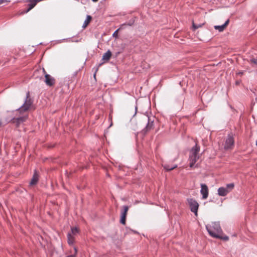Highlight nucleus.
Returning <instances> with one entry per match:
<instances>
[{
	"mask_svg": "<svg viewBox=\"0 0 257 257\" xmlns=\"http://www.w3.org/2000/svg\"><path fill=\"white\" fill-rule=\"evenodd\" d=\"M206 229L210 236L215 238H221L223 232L218 222H212L206 225Z\"/></svg>",
	"mask_w": 257,
	"mask_h": 257,
	"instance_id": "nucleus-1",
	"label": "nucleus"
},
{
	"mask_svg": "<svg viewBox=\"0 0 257 257\" xmlns=\"http://www.w3.org/2000/svg\"><path fill=\"white\" fill-rule=\"evenodd\" d=\"M199 151L200 147L196 144L195 147L192 148L190 153L189 160L190 167H193L194 164L199 159L198 153Z\"/></svg>",
	"mask_w": 257,
	"mask_h": 257,
	"instance_id": "nucleus-2",
	"label": "nucleus"
},
{
	"mask_svg": "<svg viewBox=\"0 0 257 257\" xmlns=\"http://www.w3.org/2000/svg\"><path fill=\"white\" fill-rule=\"evenodd\" d=\"M32 100L30 97L29 93L27 94L26 99L24 104L19 108V111L22 113L28 110L32 104Z\"/></svg>",
	"mask_w": 257,
	"mask_h": 257,
	"instance_id": "nucleus-3",
	"label": "nucleus"
},
{
	"mask_svg": "<svg viewBox=\"0 0 257 257\" xmlns=\"http://www.w3.org/2000/svg\"><path fill=\"white\" fill-rule=\"evenodd\" d=\"M188 202L190 206L191 211L194 212L195 215H197V210L199 206L198 203L196 201L193 199H188Z\"/></svg>",
	"mask_w": 257,
	"mask_h": 257,
	"instance_id": "nucleus-4",
	"label": "nucleus"
},
{
	"mask_svg": "<svg viewBox=\"0 0 257 257\" xmlns=\"http://www.w3.org/2000/svg\"><path fill=\"white\" fill-rule=\"evenodd\" d=\"M42 70H43V73L45 74V82L46 83V85H47L48 86H53L55 84V79L53 77H52L51 76H50V75L48 74L46 72V71L44 68H43Z\"/></svg>",
	"mask_w": 257,
	"mask_h": 257,
	"instance_id": "nucleus-5",
	"label": "nucleus"
},
{
	"mask_svg": "<svg viewBox=\"0 0 257 257\" xmlns=\"http://www.w3.org/2000/svg\"><path fill=\"white\" fill-rule=\"evenodd\" d=\"M234 136L232 133L228 135L227 139L226 140V150L228 149H232L234 146Z\"/></svg>",
	"mask_w": 257,
	"mask_h": 257,
	"instance_id": "nucleus-6",
	"label": "nucleus"
},
{
	"mask_svg": "<svg viewBox=\"0 0 257 257\" xmlns=\"http://www.w3.org/2000/svg\"><path fill=\"white\" fill-rule=\"evenodd\" d=\"M201 194L202 195V198L205 199L208 195V189L207 186L204 184H201Z\"/></svg>",
	"mask_w": 257,
	"mask_h": 257,
	"instance_id": "nucleus-7",
	"label": "nucleus"
},
{
	"mask_svg": "<svg viewBox=\"0 0 257 257\" xmlns=\"http://www.w3.org/2000/svg\"><path fill=\"white\" fill-rule=\"evenodd\" d=\"M111 56V53L109 50H108L103 54L102 56V60L103 61V62L100 63L99 64H103V63H106L109 60Z\"/></svg>",
	"mask_w": 257,
	"mask_h": 257,
	"instance_id": "nucleus-8",
	"label": "nucleus"
},
{
	"mask_svg": "<svg viewBox=\"0 0 257 257\" xmlns=\"http://www.w3.org/2000/svg\"><path fill=\"white\" fill-rule=\"evenodd\" d=\"M26 1L29 3V4L28 5V8L25 11V13H28L33 8H34L37 3V2H35L36 0H26Z\"/></svg>",
	"mask_w": 257,
	"mask_h": 257,
	"instance_id": "nucleus-9",
	"label": "nucleus"
},
{
	"mask_svg": "<svg viewBox=\"0 0 257 257\" xmlns=\"http://www.w3.org/2000/svg\"><path fill=\"white\" fill-rule=\"evenodd\" d=\"M27 116H24L17 118H14L13 122L16 123L17 126H19L21 123L25 121L27 119Z\"/></svg>",
	"mask_w": 257,
	"mask_h": 257,
	"instance_id": "nucleus-10",
	"label": "nucleus"
},
{
	"mask_svg": "<svg viewBox=\"0 0 257 257\" xmlns=\"http://www.w3.org/2000/svg\"><path fill=\"white\" fill-rule=\"evenodd\" d=\"M38 180V175L37 173V172L35 171V172L34 174L33 177L30 183V185H35Z\"/></svg>",
	"mask_w": 257,
	"mask_h": 257,
	"instance_id": "nucleus-11",
	"label": "nucleus"
},
{
	"mask_svg": "<svg viewBox=\"0 0 257 257\" xmlns=\"http://www.w3.org/2000/svg\"><path fill=\"white\" fill-rule=\"evenodd\" d=\"M91 19H92L91 16L90 15H87L85 20L84 21V22L83 24L82 27L83 28H86L87 27V26L90 23V21H91Z\"/></svg>",
	"mask_w": 257,
	"mask_h": 257,
	"instance_id": "nucleus-12",
	"label": "nucleus"
},
{
	"mask_svg": "<svg viewBox=\"0 0 257 257\" xmlns=\"http://www.w3.org/2000/svg\"><path fill=\"white\" fill-rule=\"evenodd\" d=\"M153 121H150L149 118H148V123L147 125L146 126L144 131L146 132L153 128Z\"/></svg>",
	"mask_w": 257,
	"mask_h": 257,
	"instance_id": "nucleus-13",
	"label": "nucleus"
},
{
	"mask_svg": "<svg viewBox=\"0 0 257 257\" xmlns=\"http://www.w3.org/2000/svg\"><path fill=\"white\" fill-rule=\"evenodd\" d=\"M215 30H218L219 32H223L225 29V23L221 26H214V27Z\"/></svg>",
	"mask_w": 257,
	"mask_h": 257,
	"instance_id": "nucleus-14",
	"label": "nucleus"
},
{
	"mask_svg": "<svg viewBox=\"0 0 257 257\" xmlns=\"http://www.w3.org/2000/svg\"><path fill=\"white\" fill-rule=\"evenodd\" d=\"M74 241V237L71 234V233H68V242L69 244H72Z\"/></svg>",
	"mask_w": 257,
	"mask_h": 257,
	"instance_id": "nucleus-15",
	"label": "nucleus"
},
{
	"mask_svg": "<svg viewBox=\"0 0 257 257\" xmlns=\"http://www.w3.org/2000/svg\"><path fill=\"white\" fill-rule=\"evenodd\" d=\"M234 187L233 183H230L226 185V193L232 190Z\"/></svg>",
	"mask_w": 257,
	"mask_h": 257,
	"instance_id": "nucleus-16",
	"label": "nucleus"
},
{
	"mask_svg": "<svg viewBox=\"0 0 257 257\" xmlns=\"http://www.w3.org/2000/svg\"><path fill=\"white\" fill-rule=\"evenodd\" d=\"M218 194L220 196H223L225 195V188L220 187L218 190Z\"/></svg>",
	"mask_w": 257,
	"mask_h": 257,
	"instance_id": "nucleus-17",
	"label": "nucleus"
},
{
	"mask_svg": "<svg viewBox=\"0 0 257 257\" xmlns=\"http://www.w3.org/2000/svg\"><path fill=\"white\" fill-rule=\"evenodd\" d=\"M128 207L127 206H123V210L122 211L121 213V215H122V216H126V214H127V211H128Z\"/></svg>",
	"mask_w": 257,
	"mask_h": 257,
	"instance_id": "nucleus-18",
	"label": "nucleus"
},
{
	"mask_svg": "<svg viewBox=\"0 0 257 257\" xmlns=\"http://www.w3.org/2000/svg\"><path fill=\"white\" fill-rule=\"evenodd\" d=\"M204 24H196L193 22L192 27L194 30H195L196 29L201 27Z\"/></svg>",
	"mask_w": 257,
	"mask_h": 257,
	"instance_id": "nucleus-19",
	"label": "nucleus"
},
{
	"mask_svg": "<svg viewBox=\"0 0 257 257\" xmlns=\"http://www.w3.org/2000/svg\"><path fill=\"white\" fill-rule=\"evenodd\" d=\"M79 230H78V228L77 227H72L71 228V232L70 233H71V234L72 235H75L76 234H77Z\"/></svg>",
	"mask_w": 257,
	"mask_h": 257,
	"instance_id": "nucleus-20",
	"label": "nucleus"
},
{
	"mask_svg": "<svg viewBox=\"0 0 257 257\" xmlns=\"http://www.w3.org/2000/svg\"><path fill=\"white\" fill-rule=\"evenodd\" d=\"M14 60H15V59L13 58H7V60H5L4 63L5 64V63H14Z\"/></svg>",
	"mask_w": 257,
	"mask_h": 257,
	"instance_id": "nucleus-21",
	"label": "nucleus"
},
{
	"mask_svg": "<svg viewBox=\"0 0 257 257\" xmlns=\"http://www.w3.org/2000/svg\"><path fill=\"white\" fill-rule=\"evenodd\" d=\"M236 60V57H233L232 58H227V61H228V64L229 63H234V60Z\"/></svg>",
	"mask_w": 257,
	"mask_h": 257,
	"instance_id": "nucleus-22",
	"label": "nucleus"
},
{
	"mask_svg": "<svg viewBox=\"0 0 257 257\" xmlns=\"http://www.w3.org/2000/svg\"><path fill=\"white\" fill-rule=\"evenodd\" d=\"M125 218H126V216H125L121 215V218H120V223L123 224H125Z\"/></svg>",
	"mask_w": 257,
	"mask_h": 257,
	"instance_id": "nucleus-23",
	"label": "nucleus"
},
{
	"mask_svg": "<svg viewBox=\"0 0 257 257\" xmlns=\"http://www.w3.org/2000/svg\"><path fill=\"white\" fill-rule=\"evenodd\" d=\"M176 167V166H174L173 167H170L169 166H167V165H165L164 167V169L167 171L172 170Z\"/></svg>",
	"mask_w": 257,
	"mask_h": 257,
	"instance_id": "nucleus-24",
	"label": "nucleus"
},
{
	"mask_svg": "<svg viewBox=\"0 0 257 257\" xmlns=\"http://www.w3.org/2000/svg\"><path fill=\"white\" fill-rule=\"evenodd\" d=\"M9 2H10V1L7 0H0V5L3 4L4 3H6V5H7Z\"/></svg>",
	"mask_w": 257,
	"mask_h": 257,
	"instance_id": "nucleus-25",
	"label": "nucleus"
},
{
	"mask_svg": "<svg viewBox=\"0 0 257 257\" xmlns=\"http://www.w3.org/2000/svg\"><path fill=\"white\" fill-rule=\"evenodd\" d=\"M251 62L255 64H257V60L255 59H252Z\"/></svg>",
	"mask_w": 257,
	"mask_h": 257,
	"instance_id": "nucleus-26",
	"label": "nucleus"
},
{
	"mask_svg": "<svg viewBox=\"0 0 257 257\" xmlns=\"http://www.w3.org/2000/svg\"><path fill=\"white\" fill-rule=\"evenodd\" d=\"M118 29H117V30H116V31L113 33V35H112V36H113V37H114L115 36H117V31H118Z\"/></svg>",
	"mask_w": 257,
	"mask_h": 257,
	"instance_id": "nucleus-27",
	"label": "nucleus"
},
{
	"mask_svg": "<svg viewBox=\"0 0 257 257\" xmlns=\"http://www.w3.org/2000/svg\"><path fill=\"white\" fill-rule=\"evenodd\" d=\"M134 21H132V22H130L127 25L128 26H132L134 24Z\"/></svg>",
	"mask_w": 257,
	"mask_h": 257,
	"instance_id": "nucleus-28",
	"label": "nucleus"
},
{
	"mask_svg": "<svg viewBox=\"0 0 257 257\" xmlns=\"http://www.w3.org/2000/svg\"><path fill=\"white\" fill-rule=\"evenodd\" d=\"M74 251H75V253H74V255H76V254H77V248H76V247H74Z\"/></svg>",
	"mask_w": 257,
	"mask_h": 257,
	"instance_id": "nucleus-29",
	"label": "nucleus"
},
{
	"mask_svg": "<svg viewBox=\"0 0 257 257\" xmlns=\"http://www.w3.org/2000/svg\"><path fill=\"white\" fill-rule=\"evenodd\" d=\"M66 257H75V255H70Z\"/></svg>",
	"mask_w": 257,
	"mask_h": 257,
	"instance_id": "nucleus-30",
	"label": "nucleus"
},
{
	"mask_svg": "<svg viewBox=\"0 0 257 257\" xmlns=\"http://www.w3.org/2000/svg\"><path fill=\"white\" fill-rule=\"evenodd\" d=\"M228 23H229V20H227V21H226V26H227V25H228Z\"/></svg>",
	"mask_w": 257,
	"mask_h": 257,
	"instance_id": "nucleus-31",
	"label": "nucleus"
},
{
	"mask_svg": "<svg viewBox=\"0 0 257 257\" xmlns=\"http://www.w3.org/2000/svg\"><path fill=\"white\" fill-rule=\"evenodd\" d=\"M92 1L93 2H97V1H98V0H92Z\"/></svg>",
	"mask_w": 257,
	"mask_h": 257,
	"instance_id": "nucleus-32",
	"label": "nucleus"
},
{
	"mask_svg": "<svg viewBox=\"0 0 257 257\" xmlns=\"http://www.w3.org/2000/svg\"><path fill=\"white\" fill-rule=\"evenodd\" d=\"M95 76H96V73H95L94 74V77L95 78Z\"/></svg>",
	"mask_w": 257,
	"mask_h": 257,
	"instance_id": "nucleus-33",
	"label": "nucleus"
},
{
	"mask_svg": "<svg viewBox=\"0 0 257 257\" xmlns=\"http://www.w3.org/2000/svg\"><path fill=\"white\" fill-rule=\"evenodd\" d=\"M225 238H226V241L228 239V237L226 236Z\"/></svg>",
	"mask_w": 257,
	"mask_h": 257,
	"instance_id": "nucleus-34",
	"label": "nucleus"
},
{
	"mask_svg": "<svg viewBox=\"0 0 257 257\" xmlns=\"http://www.w3.org/2000/svg\"><path fill=\"white\" fill-rule=\"evenodd\" d=\"M220 64V62H218V63H217V65H219V64Z\"/></svg>",
	"mask_w": 257,
	"mask_h": 257,
	"instance_id": "nucleus-35",
	"label": "nucleus"
},
{
	"mask_svg": "<svg viewBox=\"0 0 257 257\" xmlns=\"http://www.w3.org/2000/svg\"><path fill=\"white\" fill-rule=\"evenodd\" d=\"M1 124H2V123H1V122L0 121V126L1 125Z\"/></svg>",
	"mask_w": 257,
	"mask_h": 257,
	"instance_id": "nucleus-36",
	"label": "nucleus"
}]
</instances>
